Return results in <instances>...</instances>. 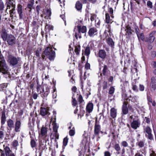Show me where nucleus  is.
<instances>
[{"label":"nucleus","instance_id":"bb28decb","mask_svg":"<svg viewBox=\"0 0 156 156\" xmlns=\"http://www.w3.org/2000/svg\"><path fill=\"white\" fill-rule=\"evenodd\" d=\"M8 125V126L10 128H13L14 127V123L13 121L11 119H9L7 121Z\"/></svg>","mask_w":156,"mask_h":156},{"label":"nucleus","instance_id":"4d7b16f0","mask_svg":"<svg viewBox=\"0 0 156 156\" xmlns=\"http://www.w3.org/2000/svg\"><path fill=\"white\" fill-rule=\"evenodd\" d=\"M41 8V7L39 5H37L36 6V11L37 12L38 14H39V11L40 10V9Z\"/></svg>","mask_w":156,"mask_h":156},{"label":"nucleus","instance_id":"680f3d73","mask_svg":"<svg viewBox=\"0 0 156 156\" xmlns=\"http://www.w3.org/2000/svg\"><path fill=\"white\" fill-rule=\"evenodd\" d=\"M110 153L108 151H106L104 152V156H111Z\"/></svg>","mask_w":156,"mask_h":156},{"label":"nucleus","instance_id":"a18cd8bd","mask_svg":"<svg viewBox=\"0 0 156 156\" xmlns=\"http://www.w3.org/2000/svg\"><path fill=\"white\" fill-rule=\"evenodd\" d=\"M132 88L135 92H137L138 91L137 87L136 85H133Z\"/></svg>","mask_w":156,"mask_h":156},{"label":"nucleus","instance_id":"bf43d9fd","mask_svg":"<svg viewBox=\"0 0 156 156\" xmlns=\"http://www.w3.org/2000/svg\"><path fill=\"white\" fill-rule=\"evenodd\" d=\"M7 83H3L1 84V88L4 89L5 88L7 87Z\"/></svg>","mask_w":156,"mask_h":156},{"label":"nucleus","instance_id":"052dcab7","mask_svg":"<svg viewBox=\"0 0 156 156\" xmlns=\"http://www.w3.org/2000/svg\"><path fill=\"white\" fill-rule=\"evenodd\" d=\"M51 11L50 9H48L47 10L46 14L47 16H51Z\"/></svg>","mask_w":156,"mask_h":156},{"label":"nucleus","instance_id":"72a5a7b5","mask_svg":"<svg viewBox=\"0 0 156 156\" xmlns=\"http://www.w3.org/2000/svg\"><path fill=\"white\" fill-rule=\"evenodd\" d=\"M105 22L107 23H110L111 20L110 19V17L108 13H106L105 14Z\"/></svg>","mask_w":156,"mask_h":156},{"label":"nucleus","instance_id":"f3484780","mask_svg":"<svg viewBox=\"0 0 156 156\" xmlns=\"http://www.w3.org/2000/svg\"><path fill=\"white\" fill-rule=\"evenodd\" d=\"M117 115V111L115 108H112L110 110V116L113 119H115Z\"/></svg>","mask_w":156,"mask_h":156},{"label":"nucleus","instance_id":"49530a36","mask_svg":"<svg viewBox=\"0 0 156 156\" xmlns=\"http://www.w3.org/2000/svg\"><path fill=\"white\" fill-rule=\"evenodd\" d=\"M30 144L32 148L34 147L36 145V143L35 140H31Z\"/></svg>","mask_w":156,"mask_h":156},{"label":"nucleus","instance_id":"de8ad7c7","mask_svg":"<svg viewBox=\"0 0 156 156\" xmlns=\"http://www.w3.org/2000/svg\"><path fill=\"white\" fill-rule=\"evenodd\" d=\"M18 145V142L17 140H14L12 142L13 147H16Z\"/></svg>","mask_w":156,"mask_h":156},{"label":"nucleus","instance_id":"f257e3e1","mask_svg":"<svg viewBox=\"0 0 156 156\" xmlns=\"http://www.w3.org/2000/svg\"><path fill=\"white\" fill-rule=\"evenodd\" d=\"M47 56L49 59L50 60H53L55 56V52L53 51L51 48L47 47L45 49L44 52L41 55L43 59H44L45 55Z\"/></svg>","mask_w":156,"mask_h":156},{"label":"nucleus","instance_id":"a211bd4d","mask_svg":"<svg viewBox=\"0 0 156 156\" xmlns=\"http://www.w3.org/2000/svg\"><path fill=\"white\" fill-rule=\"evenodd\" d=\"M47 128L43 126L41 129V133L40 135L42 136H46L47 135Z\"/></svg>","mask_w":156,"mask_h":156},{"label":"nucleus","instance_id":"5701e85b","mask_svg":"<svg viewBox=\"0 0 156 156\" xmlns=\"http://www.w3.org/2000/svg\"><path fill=\"white\" fill-rule=\"evenodd\" d=\"M122 112L123 114L124 115L127 114L128 112V109L127 107V104L125 102L122 105Z\"/></svg>","mask_w":156,"mask_h":156},{"label":"nucleus","instance_id":"37998d69","mask_svg":"<svg viewBox=\"0 0 156 156\" xmlns=\"http://www.w3.org/2000/svg\"><path fill=\"white\" fill-rule=\"evenodd\" d=\"M144 141H140L138 143V145L140 147H143L144 146Z\"/></svg>","mask_w":156,"mask_h":156},{"label":"nucleus","instance_id":"774afa93","mask_svg":"<svg viewBox=\"0 0 156 156\" xmlns=\"http://www.w3.org/2000/svg\"><path fill=\"white\" fill-rule=\"evenodd\" d=\"M156 55V52L155 51H153L152 52L151 56L152 57H154Z\"/></svg>","mask_w":156,"mask_h":156},{"label":"nucleus","instance_id":"393cba45","mask_svg":"<svg viewBox=\"0 0 156 156\" xmlns=\"http://www.w3.org/2000/svg\"><path fill=\"white\" fill-rule=\"evenodd\" d=\"M82 5L81 3L79 1H77L75 7L78 11H80L82 8Z\"/></svg>","mask_w":156,"mask_h":156},{"label":"nucleus","instance_id":"39448f33","mask_svg":"<svg viewBox=\"0 0 156 156\" xmlns=\"http://www.w3.org/2000/svg\"><path fill=\"white\" fill-rule=\"evenodd\" d=\"M7 9H11L9 10V13L11 16H13L15 13L14 12L16 6V2L13 0H8L6 2Z\"/></svg>","mask_w":156,"mask_h":156},{"label":"nucleus","instance_id":"aec40b11","mask_svg":"<svg viewBox=\"0 0 156 156\" xmlns=\"http://www.w3.org/2000/svg\"><path fill=\"white\" fill-rule=\"evenodd\" d=\"M106 42L112 48H114V43L112 38L111 37L108 38L106 40Z\"/></svg>","mask_w":156,"mask_h":156},{"label":"nucleus","instance_id":"c03bdc74","mask_svg":"<svg viewBox=\"0 0 156 156\" xmlns=\"http://www.w3.org/2000/svg\"><path fill=\"white\" fill-rule=\"evenodd\" d=\"M41 86L39 85H38L37 87V91L39 94H41L42 91L41 90Z\"/></svg>","mask_w":156,"mask_h":156},{"label":"nucleus","instance_id":"3c124183","mask_svg":"<svg viewBox=\"0 0 156 156\" xmlns=\"http://www.w3.org/2000/svg\"><path fill=\"white\" fill-rule=\"evenodd\" d=\"M135 32L137 34V35L139 34L140 32H139V29L137 26H136L135 27Z\"/></svg>","mask_w":156,"mask_h":156},{"label":"nucleus","instance_id":"0eeeda50","mask_svg":"<svg viewBox=\"0 0 156 156\" xmlns=\"http://www.w3.org/2000/svg\"><path fill=\"white\" fill-rule=\"evenodd\" d=\"M144 132L145 133L146 137L151 140H154V137L152 133V130L149 126L145 127L144 128Z\"/></svg>","mask_w":156,"mask_h":156},{"label":"nucleus","instance_id":"2eb2a0df","mask_svg":"<svg viewBox=\"0 0 156 156\" xmlns=\"http://www.w3.org/2000/svg\"><path fill=\"white\" fill-rule=\"evenodd\" d=\"M98 56L102 59H105L107 55L105 51L103 49L100 50L98 53Z\"/></svg>","mask_w":156,"mask_h":156},{"label":"nucleus","instance_id":"c9c22d12","mask_svg":"<svg viewBox=\"0 0 156 156\" xmlns=\"http://www.w3.org/2000/svg\"><path fill=\"white\" fill-rule=\"evenodd\" d=\"M121 145L122 146L124 147H127L128 146V143L126 141H122L121 143Z\"/></svg>","mask_w":156,"mask_h":156},{"label":"nucleus","instance_id":"13d9d810","mask_svg":"<svg viewBox=\"0 0 156 156\" xmlns=\"http://www.w3.org/2000/svg\"><path fill=\"white\" fill-rule=\"evenodd\" d=\"M95 137H97V141H98L100 138V137L99 136V134L98 135H95V134H94L92 138L93 139H94Z\"/></svg>","mask_w":156,"mask_h":156},{"label":"nucleus","instance_id":"f03ea898","mask_svg":"<svg viewBox=\"0 0 156 156\" xmlns=\"http://www.w3.org/2000/svg\"><path fill=\"white\" fill-rule=\"evenodd\" d=\"M129 119H130V121L131 122L130 126L132 128L136 129L140 127V122L137 116L133 115L130 116Z\"/></svg>","mask_w":156,"mask_h":156},{"label":"nucleus","instance_id":"6e6552de","mask_svg":"<svg viewBox=\"0 0 156 156\" xmlns=\"http://www.w3.org/2000/svg\"><path fill=\"white\" fill-rule=\"evenodd\" d=\"M50 92L49 87L47 85H44L42 88V93L41 96L43 99L47 100V97Z\"/></svg>","mask_w":156,"mask_h":156},{"label":"nucleus","instance_id":"a878e982","mask_svg":"<svg viewBox=\"0 0 156 156\" xmlns=\"http://www.w3.org/2000/svg\"><path fill=\"white\" fill-rule=\"evenodd\" d=\"M125 31L126 32V35L127 34L130 35L132 34V30L131 29L129 25H128L126 27Z\"/></svg>","mask_w":156,"mask_h":156},{"label":"nucleus","instance_id":"4c0bfd02","mask_svg":"<svg viewBox=\"0 0 156 156\" xmlns=\"http://www.w3.org/2000/svg\"><path fill=\"white\" fill-rule=\"evenodd\" d=\"M108 12L110 13L111 16L112 18H113V10L112 8L111 7H110L108 9Z\"/></svg>","mask_w":156,"mask_h":156},{"label":"nucleus","instance_id":"69168bd1","mask_svg":"<svg viewBox=\"0 0 156 156\" xmlns=\"http://www.w3.org/2000/svg\"><path fill=\"white\" fill-rule=\"evenodd\" d=\"M60 16L64 21L65 23H66V21L65 20V16L64 15H60Z\"/></svg>","mask_w":156,"mask_h":156},{"label":"nucleus","instance_id":"f704fd0d","mask_svg":"<svg viewBox=\"0 0 156 156\" xmlns=\"http://www.w3.org/2000/svg\"><path fill=\"white\" fill-rule=\"evenodd\" d=\"M53 129L54 132H57L58 126L57 125L56 123H55V122H54L53 123Z\"/></svg>","mask_w":156,"mask_h":156},{"label":"nucleus","instance_id":"a19ab883","mask_svg":"<svg viewBox=\"0 0 156 156\" xmlns=\"http://www.w3.org/2000/svg\"><path fill=\"white\" fill-rule=\"evenodd\" d=\"M41 48H40L39 50H37L35 51V54L36 56L38 57H40V52L41 51Z\"/></svg>","mask_w":156,"mask_h":156},{"label":"nucleus","instance_id":"603ef678","mask_svg":"<svg viewBox=\"0 0 156 156\" xmlns=\"http://www.w3.org/2000/svg\"><path fill=\"white\" fill-rule=\"evenodd\" d=\"M139 89L140 91H143L144 89V87L143 85L140 84Z\"/></svg>","mask_w":156,"mask_h":156},{"label":"nucleus","instance_id":"2f4dec72","mask_svg":"<svg viewBox=\"0 0 156 156\" xmlns=\"http://www.w3.org/2000/svg\"><path fill=\"white\" fill-rule=\"evenodd\" d=\"M75 51L77 55H79L80 51V46L79 45H76L75 47Z\"/></svg>","mask_w":156,"mask_h":156},{"label":"nucleus","instance_id":"338daca9","mask_svg":"<svg viewBox=\"0 0 156 156\" xmlns=\"http://www.w3.org/2000/svg\"><path fill=\"white\" fill-rule=\"evenodd\" d=\"M145 119L146 120V122L147 123H149L150 122V119L149 118L145 117Z\"/></svg>","mask_w":156,"mask_h":156},{"label":"nucleus","instance_id":"1a4fd4ad","mask_svg":"<svg viewBox=\"0 0 156 156\" xmlns=\"http://www.w3.org/2000/svg\"><path fill=\"white\" fill-rule=\"evenodd\" d=\"M101 127L99 124V122L98 121L97 119L95 120L94 127V134L95 135H98L99 134L101 131Z\"/></svg>","mask_w":156,"mask_h":156},{"label":"nucleus","instance_id":"c85d7f7f","mask_svg":"<svg viewBox=\"0 0 156 156\" xmlns=\"http://www.w3.org/2000/svg\"><path fill=\"white\" fill-rule=\"evenodd\" d=\"M6 117L5 115V112L4 111H3L2 112V120H1V123L2 124H4L5 122L6 121Z\"/></svg>","mask_w":156,"mask_h":156},{"label":"nucleus","instance_id":"ddd939ff","mask_svg":"<svg viewBox=\"0 0 156 156\" xmlns=\"http://www.w3.org/2000/svg\"><path fill=\"white\" fill-rule=\"evenodd\" d=\"M156 32V31H153L150 33L149 34V37L146 38V42L150 43H152L155 39V37L154 36V35L155 34Z\"/></svg>","mask_w":156,"mask_h":156},{"label":"nucleus","instance_id":"e433bc0d","mask_svg":"<svg viewBox=\"0 0 156 156\" xmlns=\"http://www.w3.org/2000/svg\"><path fill=\"white\" fill-rule=\"evenodd\" d=\"M115 90V89L113 87H111L109 91V94H110L112 95L114 92Z\"/></svg>","mask_w":156,"mask_h":156},{"label":"nucleus","instance_id":"ea45409f","mask_svg":"<svg viewBox=\"0 0 156 156\" xmlns=\"http://www.w3.org/2000/svg\"><path fill=\"white\" fill-rule=\"evenodd\" d=\"M75 133V131L74 127H73L72 129H71L69 131V135L70 136H73Z\"/></svg>","mask_w":156,"mask_h":156},{"label":"nucleus","instance_id":"0e129e2a","mask_svg":"<svg viewBox=\"0 0 156 156\" xmlns=\"http://www.w3.org/2000/svg\"><path fill=\"white\" fill-rule=\"evenodd\" d=\"M37 94L36 93H34L33 94V98L34 99H37Z\"/></svg>","mask_w":156,"mask_h":156},{"label":"nucleus","instance_id":"20e7f679","mask_svg":"<svg viewBox=\"0 0 156 156\" xmlns=\"http://www.w3.org/2000/svg\"><path fill=\"white\" fill-rule=\"evenodd\" d=\"M21 60L20 57H16L11 55H9L8 56L7 62L10 65L12 66L17 65Z\"/></svg>","mask_w":156,"mask_h":156},{"label":"nucleus","instance_id":"cd10ccee","mask_svg":"<svg viewBox=\"0 0 156 156\" xmlns=\"http://www.w3.org/2000/svg\"><path fill=\"white\" fill-rule=\"evenodd\" d=\"M114 148L115 150L117 151V154H120L119 151L120 150L121 148L119 145L118 144H115L114 146Z\"/></svg>","mask_w":156,"mask_h":156},{"label":"nucleus","instance_id":"8fccbe9b","mask_svg":"<svg viewBox=\"0 0 156 156\" xmlns=\"http://www.w3.org/2000/svg\"><path fill=\"white\" fill-rule=\"evenodd\" d=\"M78 100L80 103H81L83 101V100L82 96L81 95H79L78 98Z\"/></svg>","mask_w":156,"mask_h":156},{"label":"nucleus","instance_id":"6ab92c4d","mask_svg":"<svg viewBox=\"0 0 156 156\" xmlns=\"http://www.w3.org/2000/svg\"><path fill=\"white\" fill-rule=\"evenodd\" d=\"M93 105L92 103L90 102L87 105L86 107V111L88 113L91 112L93 109Z\"/></svg>","mask_w":156,"mask_h":156},{"label":"nucleus","instance_id":"9d476101","mask_svg":"<svg viewBox=\"0 0 156 156\" xmlns=\"http://www.w3.org/2000/svg\"><path fill=\"white\" fill-rule=\"evenodd\" d=\"M6 41L9 45L12 46L15 44L16 38L13 35L9 34L8 35Z\"/></svg>","mask_w":156,"mask_h":156},{"label":"nucleus","instance_id":"dca6fc26","mask_svg":"<svg viewBox=\"0 0 156 156\" xmlns=\"http://www.w3.org/2000/svg\"><path fill=\"white\" fill-rule=\"evenodd\" d=\"M9 35V34H7L6 30L3 29L2 31L1 37L4 41H6Z\"/></svg>","mask_w":156,"mask_h":156},{"label":"nucleus","instance_id":"5fc2aeb1","mask_svg":"<svg viewBox=\"0 0 156 156\" xmlns=\"http://www.w3.org/2000/svg\"><path fill=\"white\" fill-rule=\"evenodd\" d=\"M33 5L32 4H29L27 5V8L30 9L29 10V12H30L32 8Z\"/></svg>","mask_w":156,"mask_h":156},{"label":"nucleus","instance_id":"7ed1b4c3","mask_svg":"<svg viewBox=\"0 0 156 156\" xmlns=\"http://www.w3.org/2000/svg\"><path fill=\"white\" fill-rule=\"evenodd\" d=\"M8 68L7 66L5 61L4 57L1 54V72L5 75L4 77L7 78L9 76Z\"/></svg>","mask_w":156,"mask_h":156},{"label":"nucleus","instance_id":"473e14b6","mask_svg":"<svg viewBox=\"0 0 156 156\" xmlns=\"http://www.w3.org/2000/svg\"><path fill=\"white\" fill-rule=\"evenodd\" d=\"M90 54V48L88 46H87L85 51L84 54L87 56H88Z\"/></svg>","mask_w":156,"mask_h":156},{"label":"nucleus","instance_id":"423d86ee","mask_svg":"<svg viewBox=\"0 0 156 156\" xmlns=\"http://www.w3.org/2000/svg\"><path fill=\"white\" fill-rule=\"evenodd\" d=\"M77 28L78 33H75V37L76 39L78 38V37L80 38H81V33H85V34L87 30V27L85 26H82L78 25L77 26Z\"/></svg>","mask_w":156,"mask_h":156},{"label":"nucleus","instance_id":"58836bf2","mask_svg":"<svg viewBox=\"0 0 156 156\" xmlns=\"http://www.w3.org/2000/svg\"><path fill=\"white\" fill-rule=\"evenodd\" d=\"M103 89L105 90L108 87V83L107 82L105 81H104L102 85Z\"/></svg>","mask_w":156,"mask_h":156},{"label":"nucleus","instance_id":"09e8293b","mask_svg":"<svg viewBox=\"0 0 156 156\" xmlns=\"http://www.w3.org/2000/svg\"><path fill=\"white\" fill-rule=\"evenodd\" d=\"M147 6L151 8L152 7V3L150 1H149L147 2Z\"/></svg>","mask_w":156,"mask_h":156},{"label":"nucleus","instance_id":"4468645a","mask_svg":"<svg viewBox=\"0 0 156 156\" xmlns=\"http://www.w3.org/2000/svg\"><path fill=\"white\" fill-rule=\"evenodd\" d=\"M23 6L22 5L19 4L17 5V11L19 14V18L20 19H22L23 18Z\"/></svg>","mask_w":156,"mask_h":156},{"label":"nucleus","instance_id":"79ce46f5","mask_svg":"<svg viewBox=\"0 0 156 156\" xmlns=\"http://www.w3.org/2000/svg\"><path fill=\"white\" fill-rule=\"evenodd\" d=\"M68 142V139L67 137H65L63 140V145L65 147L67 144Z\"/></svg>","mask_w":156,"mask_h":156},{"label":"nucleus","instance_id":"864d4df0","mask_svg":"<svg viewBox=\"0 0 156 156\" xmlns=\"http://www.w3.org/2000/svg\"><path fill=\"white\" fill-rule=\"evenodd\" d=\"M72 105L74 106H76L77 105V101L76 100V99L75 98H73V97H72Z\"/></svg>","mask_w":156,"mask_h":156},{"label":"nucleus","instance_id":"6e6d98bb","mask_svg":"<svg viewBox=\"0 0 156 156\" xmlns=\"http://www.w3.org/2000/svg\"><path fill=\"white\" fill-rule=\"evenodd\" d=\"M54 136L55 137V139H58L59 138V134L57 132H54Z\"/></svg>","mask_w":156,"mask_h":156},{"label":"nucleus","instance_id":"b1692460","mask_svg":"<svg viewBox=\"0 0 156 156\" xmlns=\"http://www.w3.org/2000/svg\"><path fill=\"white\" fill-rule=\"evenodd\" d=\"M21 122L19 121H17L15 123V131L18 132L20 131V129L21 126Z\"/></svg>","mask_w":156,"mask_h":156},{"label":"nucleus","instance_id":"4be33fe9","mask_svg":"<svg viewBox=\"0 0 156 156\" xmlns=\"http://www.w3.org/2000/svg\"><path fill=\"white\" fill-rule=\"evenodd\" d=\"M103 67V69L102 70V73L104 76H107L109 71L108 67L106 65H104Z\"/></svg>","mask_w":156,"mask_h":156},{"label":"nucleus","instance_id":"c756f323","mask_svg":"<svg viewBox=\"0 0 156 156\" xmlns=\"http://www.w3.org/2000/svg\"><path fill=\"white\" fill-rule=\"evenodd\" d=\"M151 90L152 91H154L156 89V82L151 83Z\"/></svg>","mask_w":156,"mask_h":156},{"label":"nucleus","instance_id":"9b49d317","mask_svg":"<svg viewBox=\"0 0 156 156\" xmlns=\"http://www.w3.org/2000/svg\"><path fill=\"white\" fill-rule=\"evenodd\" d=\"M40 114L42 116H48L50 115V113L49 112V109L48 108L41 107L40 110Z\"/></svg>","mask_w":156,"mask_h":156},{"label":"nucleus","instance_id":"e2e57ef3","mask_svg":"<svg viewBox=\"0 0 156 156\" xmlns=\"http://www.w3.org/2000/svg\"><path fill=\"white\" fill-rule=\"evenodd\" d=\"M85 67L87 69H89L90 68V64L88 63H87L85 65Z\"/></svg>","mask_w":156,"mask_h":156},{"label":"nucleus","instance_id":"f8f14e48","mask_svg":"<svg viewBox=\"0 0 156 156\" xmlns=\"http://www.w3.org/2000/svg\"><path fill=\"white\" fill-rule=\"evenodd\" d=\"M98 31V30L96 28L92 27L89 29L88 33V34L90 37H94V36L97 35Z\"/></svg>","mask_w":156,"mask_h":156},{"label":"nucleus","instance_id":"412c9836","mask_svg":"<svg viewBox=\"0 0 156 156\" xmlns=\"http://www.w3.org/2000/svg\"><path fill=\"white\" fill-rule=\"evenodd\" d=\"M4 149L5 151V154L6 156H15L13 154L10 153L11 151L8 147L6 146Z\"/></svg>","mask_w":156,"mask_h":156},{"label":"nucleus","instance_id":"7c9ffc66","mask_svg":"<svg viewBox=\"0 0 156 156\" xmlns=\"http://www.w3.org/2000/svg\"><path fill=\"white\" fill-rule=\"evenodd\" d=\"M139 41H140V40L144 41L145 40V37L144 34L143 33H141L140 34L137 35Z\"/></svg>","mask_w":156,"mask_h":156}]
</instances>
